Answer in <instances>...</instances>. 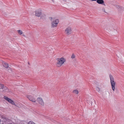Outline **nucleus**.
Segmentation results:
<instances>
[{"mask_svg":"<svg viewBox=\"0 0 124 124\" xmlns=\"http://www.w3.org/2000/svg\"><path fill=\"white\" fill-rule=\"evenodd\" d=\"M91 0L92 1H97V0Z\"/></svg>","mask_w":124,"mask_h":124,"instance_id":"a211bd4d","label":"nucleus"},{"mask_svg":"<svg viewBox=\"0 0 124 124\" xmlns=\"http://www.w3.org/2000/svg\"><path fill=\"white\" fill-rule=\"evenodd\" d=\"M35 15L38 17H41V16L42 15V10L40 9H38L35 12Z\"/></svg>","mask_w":124,"mask_h":124,"instance_id":"7ed1b4c3","label":"nucleus"},{"mask_svg":"<svg viewBox=\"0 0 124 124\" xmlns=\"http://www.w3.org/2000/svg\"><path fill=\"white\" fill-rule=\"evenodd\" d=\"M37 100L38 103L42 106L44 105V103L43 100L41 97H38L37 98Z\"/></svg>","mask_w":124,"mask_h":124,"instance_id":"20e7f679","label":"nucleus"},{"mask_svg":"<svg viewBox=\"0 0 124 124\" xmlns=\"http://www.w3.org/2000/svg\"><path fill=\"white\" fill-rule=\"evenodd\" d=\"M4 98L12 104L14 105L15 106H16V105L15 104L14 102L10 99L8 97L5 96L4 97Z\"/></svg>","mask_w":124,"mask_h":124,"instance_id":"39448f33","label":"nucleus"},{"mask_svg":"<svg viewBox=\"0 0 124 124\" xmlns=\"http://www.w3.org/2000/svg\"><path fill=\"white\" fill-rule=\"evenodd\" d=\"M75 55L73 54H72V55L71 58L72 59H74L75 58Z\"/></svg>","mask_w":124,"mask_h":124,"instance_id":"ddd939ff","label":"nucleus"},{"mask_svg":"<svg viewBox=\"0 0 124 124\" xmlns=\"http://www.w3.org/2000/svg\"><path fill=\"white\" fill-rule=\"evenodd\" d=\"M57 61L56 65L57 67H60L65 62L66 60L65 58L63 57L57 58Z\"/></svg>","mask_w":124,"mask_h":124,"instance_id":"f257e3e1","label":"nucleus"},{"mask_svg":"<svg viewBox=\"0 0 124 124\" xmlns=\"http://www.w3.org/2000/svg\"><path fill=\"white\" fill-rule=\"evenodd\" d=\"M96 90L98 92H99L100 91V89L98 87H96Z\"/></svg>","mask_w":124,"mask_h":124,"instance_id":"4468645a","label":"nucleus"},{"mask_svg":"<svg viewBox=\"0 0 124 124\" xmlns=\"http://www.w3.org/2000/svg\"><path fill=\"white\" fill-rule=\"evenodd\" d=\"M0 87L1 89H2L4 88V85L3 84H0Z\"/></svg>","mask_w":124,"mask_h":124,"instance_id":"dca6fc26","label":"nucleus"},{"mask_svg":"<svg viewBox=\"0 0 124 124\" xmlns=\"http://www.w3.org/2000/svg\"><path fill=\"white\" fill-rule=\"evenodd\" d=\"M28 99L33 102H35L36 101V99L35 97H33L31 95H28L27 96Z\"/></svg>","mask_w":124,"mask_h":124,"instance_id":"0eeeda50","label":"nucleus"},{"mask_svg":"<svg viewBox=\"0 0 124 124\" xmlns=\"http://www.w3.org/2000/svg\"><path fill=\"white\" fill-rule=\"evenodd\" d=\"M97 2L98 4H102L104 3V2L103 0H97Z\"/></svg>","mask_w":124,"mask_h":124,"instance_id":"9b49d317","label":"nucleus"},{"mask_svg":"<svg viewBox=\"0 0 124 124\" xmlns=\"http://www.w3.org/2000/svg\"><path fill=\"white\" fill-rule=\"evenodd\" d=\"M71 29L70 27H68L65 30V32L67 35H69L71 33Z\"/></svg>","mask_w":124,"mask_h":124,"instance_id":"6e6552de","label":"nucleus"},{"mask_svg":"<svg viewBox=\"0 0 124 124\" xmlns=\"http://www.w3.org/2000/svg\"><path fill=\"white\" fill-rule=\"evenodd\" d=\"M72 92L74 94H77L79 93V91L77 89H75Z\"/></svg>","mask_w":124,"mask_h":124,"instance_id":"9d476101","label":"nucleus"},{"mask_svg":"<svg viewBox=\"0 0 124 124\" xmlns=\"http://www.w3.org/2000/svg\"><path fill=\"white\" fill-rule=\"evenodd\" d=\"M116 7L117 8H121V7L120 6H118L117 5H116Z\"/></svg>","mask_w":124,"mask_h":124,"instance_id":"f3484780","label":"nucleus"},{"mask_svg":"<svg viewBox=\"0 0 124 124\" xmlns=\"http://www.w3.org/2000/svg\"><path fill=\"white\" fill-rule=\"evenodd\" d=\"M0 124H1L0 123Z\"/></svg>","mask_w":124,"mask_h":124,"instance_id":"412c9836","label":"nucleus"},{"mask_svg":"<svg viewBox=\"0 0 124 124\" xmlns=\"http://www.w3.org/2000/svg\"><path fill=\"white\" fill-rule=\"evenodd\" d=\"M28 124H36L34 122L32 121H30L29 122Z\"/></svg>","mask_w":124,"mask_h":124,"instance_id":"2eb2a0df","label":"nucleus"},{"mask_svg":"<svg viewBox=\"0 0 124 124\" xmlns=\"http://www.w3.org/2000/svg\"><path fill=\"white\" fill-rule=\"evenodd\" d=\"M109 76L112 89L113 91H114L115 89V86L116 84V82L114 81V78L112 75L110 74Z\"/></svg>","mask_w":124,"mask_h":124,"instance_id":"f03ea898","label":"nucleus"},{"mask_svg":"<svg viewBox=\"0 0 124 124\" xmlns=\"http://www.w3.org/2000/svg\"><path fill=\"white\" fill-rule=\"evenodd\" d=\"M23 36H25V35H23Z\"/></svg>","mask_w":124,"mask_h":124,"instance_id":"aec40b11","label":"nucleus"},{"mask_svg":"<svg viewBox=\"0 0 124 124\" xmlns=\"http://www.w3.org/2000/svg\"><path fill=\"white\" fill-rule=\"evenodd\" d=\"M2 64L3 66L6 68H7L8 67V64L6 62H2Z\"/></svg>","mask_w":124,"mask_h":124,"instance_id":"1a4fd4ad","label":"nucleus"},{"mask_svg":"<svg viewBox=\"0 0 124 124\" xmlns=\"http://www.w3.org/2000/svg\"><path fill=\"white\" fill-rule=\"evenodd\" d=\"M58 22L59 20L58 19H56L53 21L52 23V26L53 27H56L57 26Z\"/></svg>","mask_w":124,"mask_h":124,"instance_id":"423d86ee","label":"nucleus"},{"mask_svg":"<svg viewBox=\"0 0 124 124\" xmlns=\"http://www.w3.org/2000/svg\"><path fill=\"white\" fill-rule=\"evenodd\" d=\"M52 2H54V0H52Z\"/></svg>","mask_w":124,"mask_h":124,"instance_id":"6ab92c4d","label":"nucleus"},{"mask_svg":"<svg viewBox=\"0 0 124 124\" xmlns=\"http://www.w3.org/2000/svg\"><path fill=\"white\" fill-rule=\"evenodd\" d=\"M17 31L20 35H21L23 34V32L20 30H18Z\"/></svg>","mask_w":124,"mask_h":124,"instance_id":"f8f14e48","label":"nucleus"}]
</instances>
